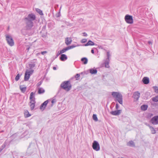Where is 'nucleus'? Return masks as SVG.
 Segmentation results:
<instances>
[{
    "mask_svg": "<svg viewBox=\"0 0 158 158\" xmlns=\"http://www.w3.org/2000/svg\"><path fill=\"white\" fill-rule=\"evenodd\" d=\"M35 94L32 92L30 94L29 99L30 102L29 104V105L31 108V110H33L35 106Z\"/></svg>",
    "mask_w": 158,
    "mask_h": 158,
    "instance_id": "f257e3e1",
    "label": "nucleus"
},
{
    "mask_svg": "<svg viewBox=\"0 0 158 158\" xmlns=\"http://www.w3.org/2000/svg\"><path fill=\"white\" fill-rule=\"evenodd\" d=\"M112 95L114 98L117 99L119 103L122 104V96L119 93L117 92H113L112 93Z\"/></svg>",
    "mask_w": 158,
    "mask_h": 158,
    "instance_id": "f03ea898",
    "label": "nucleus"
},
{
    "mask_svg": "<svg viewBox=\"0 0 158 158\" xmlns=\"http://www.w3.org/2000/svg\"><path fill=\"white\" fill-rule=\"evenodd\" d=\"M61 87L66 91H69L71 88V85L69 82L65 81L61 84Z\"/></svg>",
    "mask_w": 158,
    "mask_h": 158,
    "instance_id": "7ed1b4c3",
    "label": "nucleus"
},
{
    "mask_svg": "<svg viewBox=\"0 0 158 158\" xmlns=\"http://www.w3.org/2000/svg\"><path fill=\"white\" fill-rule=\"evenodd\" d=\"M34 72V70H26L24 76V80L27 81L30 78V75H31Z\"/></svg>",
    "mask_w": 158,
    "mask_h": 158,
    "instance_id": "20e7f679",
    "label": "nucleus"
},
{
    "mask_svg": "<svg viewBox=\"0 0 158 158\" xmlns=\"http://www.w3.org/2000/svg\"><path fill=\"white\" fill-rule=\"evenodd\" d=\"M6 37L8 44L11 46H13L14 45V43L12 37L7 35H6Z\"/></svg>",
    "mask_w": 158,
    "mask_h": 158,
    "instance_id": "39448f33",
    "label": "nucleus"
},
{
    "mask_svg": "<svg viewBox=\"0 0 158 158\" xmlns=\"http://www.w3.org/2000/svg\"><path fill=\"white\" fill-rule=\"evenodd\" d=\"M125 19L126 22L129 24H132L133 23V20L132 16L128 15H126L125 17Z\"/></svg>",
    "mask_w": 158,
    "mask_h": 158,
    "instance_id": "423d86ee",
    "label": "nucleus"
},
{
    "mask_svg": "<svg viewBox=\"0 0 158 158\" xmlns=\"http://www.w3.org/2000/svg\"><path fill=\"white\" fill-rule=\"evenodd\" d=\"M92 147L93 149L96 151H98L100 149L99 145L96 141H94V142Z\"/></svg>",
    "mask_w": 158,
    "mask_h": 158,
    "instance_id": "0eeeda50",
    "label": "nucleus"
},
{
    "mask_svg": "<svg viewBox=\"0 0 158 158\" xmlns=\"http://www.w3.org/2000/svg\"><path fill=\"white\" fill-rule=\"evenodd\" d=\"M151 121L153 124L156 125L158 124V116H155L152 118Z\"/></svg>",
    "mask_w": 158,
    "mask_h": 158,
    "instance_id": "6e6552de",
    "label": "nucleus"
},
{
    "mask_svg": "<svg viewBox=\"0 0 158 158\" xmlns=\"http://www.w3.org/2000/svg\"><path fill=\"white\" fill-rule=\"evenodd\" d=\"M122 112L121 110H117L112 111L110 112V113L113 115H119Z\"/></svg>",
    "mask_w": 158,
    "mask_h": 158,
    "instance_id": "1a4fd4ad",
    "label": "nucleus"
},
{
    "mask_svg": "<svg viewBox=\"0 0 158 158\" xmlns=\"http://www.w3.org/2000/svg\"><path fill=\"white\" fill-rule=\"evenodd\" d=\"M48 103V100H46L41 105L40 107V109L42 110H44L47 104Z\"/></svg>",
    "mask_w": 158,
    "mask_h": 158,
    "instance_id": "9d476101",
    "label": "nucleus"
},
{
    "mask_svg": "<svg viewBox=\"0 0 158 158\" xmlns=\"http://www.w3.org/2000/svg\"><path fill=\"white\" fill-rule=\"evenodd\" d=\"M72 40L71 38L67 37L65 39V43L66 44L68 45L70 44L72 42Z\"/></svg>",
    "mask_w": 158,
    "mask_h": 158,
    "instance_id": "9b49d317",
    "label": "nucleus"
},
{
    "mask_svg": "<svg viewBox=\"0 0 158 158\" xmlns=\"http://www.w3.org/2000/svg\"><path fill=\"white\" fill-rule=\"evenodd\" d=\"M27 24V28L28 29L31 28L33 26V22L31 20H29Z\"/></svg>",
    "mask_w": 158,
    "mask_h": 158,
    "instance_id": "f8f14e48",
    "label": "nucleus"
},
{
    "mask_svg": "<svg viewBox=\"0 0 158 158\" xmlns=\"http://www.w3.org/2000/svg\"><path fill=\"white\" fill-rule=\"evenodd\" d=\"M140 94L138 92H136L134 93L133 95L134 98L136 100H138Z\"/></svg>",
    "mask_w": 158,
    "mask_h": 158,
    "instance_id": "ddd939ff",
    "label": "nucleus"
},
{
    "mask_svg": "<svg viewBox=\"0 0 158 158\" xmlns=\"http://www.w3.org/2000/svg\"><path fill=\"white\" fill-rule=\"evenodd\" d=\"M67 59V56H66L64 54H62L61 55V56L60 57V59L62 61H64L66 60Z\"/></svg>",
    "mask_w": 158,
    "mask_h": 158,
    "instance_id": "4468645a",
    "label": "nucleus"
},
{
    "mask_svg": "<svg viewBox=\"0 0 158 158\" xmlns=\"http://www.w3.org/2000/svg\"><path fill=\"white\" fill-rule=\"evenodd\" d=\"M143 83L145 84H147L149 83V80L147 77H144L142 80Z\"/></svg>",
    "mask_w": 158,
    "mask_h": 158,
    "instance_id": "2eb2a0df",
    "label": "nucleus"
},
{
    "mask_svg": "<svg viewBox=\"0 0 158 158\" xmlns=\"http://www.w3.org/2000/svg\"><path fill=\"white\" fill-rule=\"evenodd\" d=\"M24 114L25 118L31 116V114L29 113L28 111L27 110L24 111Z\"/></svg>",
    "mask_w": 158,
    "mask_h": 158,
    "instance_id": "dca6fc26",
    "label": "nucleus"
},
{
    "mask_svg": "<svg viewBox=\"0 0 158 158\" xmlns=\"http://www.w3.org/2000/svg\"><path fill=\"white\" fill-rule=\"evenodd\" d=\"M45 92L44 90L42 88H39L38 89V93L41 94L44 93Z\"/></svg>",
    "mask_w": 158,
    "mask_h": 158,
    "instance_id": "f3484780",
    "label": "nucleus"
},
{
    "mask_svg": "<svg viewBox=\"0 0 158 158\" xmlns=\"http://www.w3.org/2000/svg\"><path fill=\"white\" fill-rule=\"evenodd\" d=\"M28 17V18L33 20H35V15L33 14H29Z\"/></svg>",
    "mask_w": 158,
    "mask_h": 158,
    "instance_id": "a211bd4d",
    "label": "nucleus"
},
{
    "mask_svg": "<svg viewBox=\"0 0 158 158\" xmlns=\"http://www.w3.org/2000/svg\"><path fill=\"white\" fill-rule=\"evenodd\" d=\"M94 45V43L91 40H89L87 43L85 45V46H88L89 45Z\"/></svg>",
    "mask_w": 158,
    "mask_h": 158,
    "instance_id": "6ab92c4d",
    "label": "nucleus"
},
{
    "mask_svg": "<svg viewBox=\"0 0 158 158\" xmlns=\"http://www.w3.org/2000/svg\"><path fill=\"white\" fill-rule=\"evenodd\" d=\"M90 73L92 74H96L97 72L96 69H91L89 70Z\"/></svg>",
    "mask_w": 158,
    "mask_h": 158,
    "instance_id": "aec40b11",
    "label": "nucleus"
},
{
    "mask_svg": "<svg viewBox=\"0 0 158 158\" xmlns=\"http://www.w3.org/2000/svg\"><path fill=\"white\" fill-rule=\"evenodd\" d=\"M81 61L83 62L84 64H86L87 63L88 60L86 58L84 57L81 59Z\"/></svg>",
    "mask_w": 158,
    "mask_h": 158,
    "instance_id": "412c9836",
    "label": "nucleus"
},
{
    "mask_svg": "<svg viewBox=\"0 0 158 158\" xmlns=\"http://www.w3.org/2000/svg\"><path fill=\"white\" fill-rule=\"evenodd\" d=\"M148 108V106L146 105H143L141 107V109L143 110H146Z\"/></svg>",
    "mask_w": 158,
    "mask_h": 158,
    "instance_id": "4be33fe9",
    "label": "nucleus"
},
{
    "mask_svg": "<svg viewBox=\"0 0 158 158\" xmlns=\"http://www.w3.org/2000/svg\"><path fill=\"white\" fill-rule=\"evenodd\" d=\"M127 145L130 146H134L135 145L134 142L132 141H129L127 143Z\"/></svg>",
    "mask_w": 158,
    "mask_h": 158,
    "instance_id": "5701e85b",
    "label": "nucleus"
},
{
    "mask_svg": "<svg viewBox=\"0 0 158 158\" xmlns=\"http://www.w3.org/2000/svg\"><path fill=\"white\" fill-rule=\"evenodd\" d=\"M20 88L22 92H25L26 89V87H23L21 86H20Z\"/></svg>",
    "mask_w": 158,
    "mask_h": 158,
    "instance_id": "b1692460",
    "label": "nucleus"
},
{
    "mask_svg": "<svg viewBox=\"0 0 158 158\" xmlns=\"http://www.w3.org/2000/svg\"><path fill=\"white\" fill-rule=\"evenodd\" d=\"M36 10L40 15H43V14L42 11H41L40 9H38V8H37L36 9Z\"/></svg>",
    "mask_w": 158,
    "mask_h": 158,
    "instance_id": "393cba45",
    "label": "nucleus"
},
{
    "mask_svg": "<svg viewBox=\"0 0 158 158\" xmlns=\"http://www.w3.org/2000/svg\"><path fill=\"white\" fill-rule=\"evenodd\" d=\"M150 130L152 134H155L156 133V130H155L154 128L152 127H150Z\"/></svg>",
    "mask_w": 158,
    "mask_h": 158,
    "instance_id": "a878e982",
    "label": "nucleus"
},
{
    "mask_svg": "<svg viewBox=\"0 0 158 158\" xmlns=\"http://www.w3.org/2000/svg\"><path fill=\"white\" fill-rule=\"evenodd\" d=\"M152 100L154 102H158V96L152 98Z\"/></svg>",
    "mask_w": 158,
    "mask_h": 158,
    "instance_id": "bb28decb",
    "label": "nucleus"
},
{
    "mask_svg": "<svg viewBox=\"0 0 158 158\" xmlns=\"http://www.w3.org/2000/svg\"><path fill=\"white\" fill-rule=\"evenodd\" d=\"M93 119L96 121H97L98 120L97 115L95 114H94L93 115Z\"/></svg>",
    "mask_w": 158,
    "mask_h": 158,
    "instance_id": "cd10ccee",
    "label": "nucleus"
},
{
    "mask_svg": "<svg viewBox=\"0 0 158 158\" xmlns=\"http://www.w3.org/2000/svg\"><path fill=\"white\" fill-rule=\"evenodd\" d=\"M68 50V49L66 47L65 48H63L62 50H61L60 51L61 52V53H63L65 52H66V51H67Z\"/></svg>",
    "mask_w": 158,
    "mask_h": 158,
    "instance_id": "c85d7f7f",
    "label": "nucleus"
},
{
    "mask_svg": "<svg viewBox=\"0 0 158 158\" xmlns=\"http://www.w3.org/2000/svg\"><path fill=\"white\" fill-rule=\"evenodd\" d=\"M76 47V46H75L71 45V46H69L67 47V48H68V50H69V49L73 48H75Z\"/></svg>",
    "mask_w": 158,
    "mask_h": 158,
    "instance_id": "c756f323",
    "label": "nucleus"
},
{
    "mask_svg": "<svg viewBox=\"0 0 158 158\" xmlns=\"http://www.w3.org/2000/svg\"><path fill=\"white\" fill-rule=\"evenodd\" d=\"M20 75L19 74H17L16 76V77L15 78V80L16 81H18L20 77Z\"/></svg>",
    "mask_w": 158,
    "mask_h": 158,
    "instance_id": "7c9ffc66",
    "label": "nucleus"
},
{
    "mask_svg": "<svg viewBox=\"0 0 158 158\" xmlns=\"http://www.w3.org/2000/svg\"><path fill=\"white\" fill-rule=\"evenodd\" d=\"M154 89L155 90V91L156 93H158V87L156 86L154 87Z\"/></svg>",
    "mask_w": 158,
    "mask_h": 158,
    "instance_id": "2f4dec72",
    "label": "nucleus"
},
{
    "mask_svg": "<svg viewBox=\"0 0 158 158\" xmlns=\"http://www.w3.org/2000/svg\"><path fill=\"white\" fill-rule=\"evenodd\" d=\"M105 66L106 68H109L110 66L109 65V63L108 62H106L105 64Z\"/></svg>",
    "mask_w": 158,
    "mask_h": 158,
    "instance_id": "473e14b6",
    "label": "nucleus"
},
{
    "mask_svg": "<svg viewBox=\"0 0 158 158\" xmlns=\"http://www.w3.org/2000/svg\"><path fill=\"white\" fill-rule=\"evenodd\" d=\"M87 41V40L86 39H83L81 40V42L82 43H85Z\"/></svg>",
    "mask_w": 158,
    "mask_h": 158,
    "instance_id": "72a5a7b5",
    "label": "nucleus"
},
{
    "mask_svg": "<svg viewBox=\"0 0 158 158\" xmlns=\"http://www.w3.org/2000/svg\"><path fill=\"white\" fill-rule=\"evenodd\" d=\"M56 102V99H53L52 101V104H53L54 103H55Z\"/></svg>",
    "mask_w": 158,
    "mask_h": 158,
    "instance_id": "f704fd0d",
    "label": "nucleus"
},
{
    "mask_svg": "<svg viewBox=\"0 0 158 158\" xmlns=\"http://www.w3.org/2000/svg\"><path fill=\"white\" fill-rule=\"evenodd\" d=\"M47 52L46 51L42 52H41V54L43 55H44L45 54L47 53Z\"/></svg>",
    "mask_w": 158,
    "mask_h": 158,
    "instance_id": "c9c22d12",
    "label": "nucleus"
},
{
    "mask_svg": "<svg viewBox=\"0 0 158 158\" xmlns=\"http://www.w3.org/2000/svg\"><path fill=\"white\" fill-rule=\"evenodd\" d=\"M80 76V75H79V74H77L75 76V78H78V77H79Z\"/></svg>",
    "mask_w": 158,
    "mask_h": 158,
    "instance_id": "e433bc0d",
    "label": "nucleus"
},
{
    "mask_svg": "<svg viewBox=\"0 0 158 158\" xmlns=\"http://www.w3.org/2000/svg\"><path fill=\"white\" fill-rule=\"evenodd\" d=\"M118 108H119V106H118V104H116V106H115L116 109L117 110H118Z\"/></svg>",
    "mask_w": 158,
    "mask_h": 158,
    "instance_id": "4c0bfd02",
    "label": "nucleus"
},
{
    "mask_svg": "<svg viewBox=\"0 0 158 158\" xmlns=\"http://www.w3.org/2000/svg\"><path fill=\"white\" fill-rule=\"evenodd\" d=\"M61 54H62V53H61V52L60 51H59L57 53V56H58L59 55H60Z\"/></svg>",
    "mask_w": 158,
    "mask_h": 158,
    "instance_id": "58836bf2",
    "label": "nucleus"
},
{
    "mask_svg": "<svg viewBox=\"0 0 158 158\" xmlns=\"http://www.w3.org/2000/svg\"><path fill=\"white\" fill-rule=\"evenodd\" d=\"M91 53L93 54H94V50L93 49H92L91 51Z\"/></svg>",
    "mask_w": 158,
    "mask_h": 158,
    "instance_id": "ea45409f",
    "label": "nucleus"
},
{
    "mask_svg": "<svg viewBox=\"0 0 158 158\" xmlns=\"http://www.w3.org/2000/svg\"><path fill=\"white\" fill-rule=\"evenodd\" d=\"M83 34L84 36H86L87 35V34L85 32H84Z\"/></svg>",
    "mask_w": 158,
    "mask_h": 158,
    "instance_id": "a19ab883",
    "label": "nucleus"
},
{
    "mask_svg": "<svg viewBox=\"0 0 158 158\" xmlns=\"http://www.w3.org/2000/svg\"><path fill=\"white\" fill-rule=\"evenodd\" d=\"M107 55L109 57V52H107Z\"/></svg>",
    "mask_w": 158,
    "mask_h": 158,
    "instance_id": "79ce46f5",
    "label": "nucleus"
},
{
    "mask_svg": "<svg viewBox=\"0 0 158 158\" xmlns=\"http://www.w3.org/2000/svg\"><path fill=\"white\" fill-rule=\"evenodd\" d=\"M53 70H56V67H53Z\"/></svg>",
    "mask_w": 158,
    "mask_h": 158,
    "instance_id": "37998d69",
    "label": "nucleus"
},
{
    "mask_svg": "<svg viewBox=\"0 0 158 158\" xmlns=\"http://www.w3.org/2000/svg\"><path fill=\"white\" fill-rule=\"evenodd\" d=\"M28 18H25V20H28Z\"/></svg>",
    "mask_w": 158,
    "mask_h": 158,
    "instance_id": "c03bdc74",
    "label": "nucleus"
},
{
    "mask_svg": "<svg viewBox=\"0 0 158 158\" xmlns=\"http://www.w3.org/2000/svg\"><path fill=\"white\" fill-rule=\"evenodd\" d=\"M148 43H149V44H152L151 42H149H149H148Z\"/></svg>",
    "mask_w": 158,
    "mask_h": 158,
    "instance_id": "a18cd8bd",
    "label": "nucleus"
},
{
    "mask_svg": "<svg viewBox=\"0 0 158 158\" xmlns=\"http://www.w3.org/2000/svg\"><path fill=\"white\" fill-rule=\"evenodd\" d=\"M41 84H38V85H39Z\"/></svg>",
    "mask_w": 158,
    "mask_h": 158,
    "instance_id": "49530a36",
    "label": "nucleus"
},
{
    "mask_svg": "<svg viewBox=\"0 0 158 158\" xmlns=\"http://www.w3.org/2000/svg\"><path fill=\"white\" fill-rule=\"evenodd\" d=\"M41 84H38V85H39Z\"/></svg>",
    "mask_w": 158,
    "mask_h": 158,
    "instance_id": "de8ad7c7",
    "label": "nucleus"
},
{
    "mask_svg": "<svg viewBox=\"0 0 158 158\" xmlns=\"http://www.w3.org/2000/svg\"><path fill=\"white\" fill-rule=\"evenodd\" d=\"M41 84H38V85H39Z\"/></svg>",
    "mask_w": 158,
    "mask_h": 158,
    "instance_id": "09e8293b",
    "label": "nucleus"
},
{
    "mask_svg": "<svg viewBox=\"0 0 158 158\" xmlns=\"http://www.w3.org/2000/svg\"><path fill=\"white\" fill-rule=\"evenodd\" d=\"M40 54V53H38V54Z\"/></svg>",
    "mask_w": 158,
    "mask_h": 158,
    "instance_id": "8fccbe9b",
    "label": "nucleus"
}]
</instances>
